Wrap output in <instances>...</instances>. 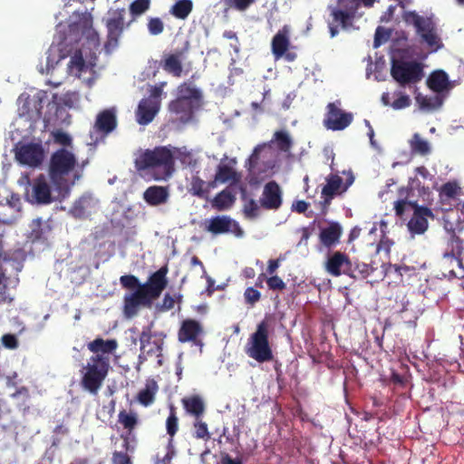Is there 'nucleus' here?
Returning a JSON list of instances; mask_svg holds the SVG:
<instances>
[{
    "instance_id": "nucleus-48",
    "label": "nucleus",
    "mask_w": 464,
    "mask_h": 464,
    "mask_svg": "<svg viewBox=\"0 0 464 464\" xmlns=\"http://www.w3.org/2000/svg\"><path fill=\"white\" fill-rule=\"evenodd\" d=\"M189 192L199 198H206L208 194V189L206 188V183L199 177H193Z\"/></svg>"
},
{
    "instance_id": "nucleus-43",
    "label": "nucleus",
    "mask_w": 464,
    "mask_h": 464,
    "mask_svg": "<svg viewBox=\"0 0 464 464\" xmlns=\"http://www.w3.org/2000/svg\"><path fill=\"white\" fill-rule=\"evenodd\" d=\"M10 397L13 399L22 397V401L18 403L19 410L24 416L30 412V406L27 404L28 400L30 399V392L27 387L22 386L18 388L14 393L10 395Z\"/></svg>"
},
{
    "instance_id": "nucleus-55",
    "label": "nucleus",
    "mask_w": 464,
    "mask_h": 464,
    "mask_svg": "<svg viewBox=\"0 0 464 464\" xmlns=\"http://www.w3.org/2000/svg\"><path fill=\"white\" fill-rule=\"evenodd\" d=\"M413 204H417L416 202H412V201H409L407 199H399L397 201L394 202V210H395V214L396 216H398L399 218H402L405 211L411 208H414V205Z\"/></svg>"
},
{
    "instance_id": "nucleus-7",
    "label": "nucleus",
    "mask_w": 464,
    "mask_h": 464,
    "mask_svg": "<svg viewBox=\"0 0 464 464\" xmlns=\"http://www.w3.org/2000/svg\"><path fill=\"white\" fill-rule=\"evenodd\" d=\"M402 19L407 24L415 27L417 34L429 46H436L440 42L436 24L430 17L421 16L415 11H405L402 14Z\"/></svg>"
},
{
    "instance_id": "nucleus-36",
    "label": "nucleus",
    "mask_w": 464,
    "mask_h": 464,
    "mask_svg": "<svg viewBox=\"0 0 464 464\" xmlns=\"http://www.w3.org/2000/svg\"><path fill=\"white\" fill-rule=\"evenodd\" d=\"M271 144H275L277 150L283 153H289L293 147V139L286 130H280L274 132Z\"/></svg>"
},
{
    "instance_id": "nucleus-17",
    "label": "nucleus",
    "mask_w": 464,
    "mask_h": 464,
    "mask_svg": "<svg viewBox=\"0 0 464 464\" xmlns=\"http://www.w3.org/2000/svg\"><path fill=\"white\" fill-rule=\"evenodd\" d=\"M259 202L263 208L268 210H277L282 206V191L276 181L265 185Z\"/></svg>"
},
{
    "instance_id": "nucleus-6",
    "label": "nucleus",
    "mask_w": 464,
    "mask_h": 464,
    "mask_svg": "<svg viewBox=\"0 0 464 464\" xmlns=\"http://www.w3.org/2000/svg\"><path fill=\"white\" fill-rule=\"evenodd\" d=\"M246 353L258 362L273 360V350L269 343V325L266 320L261 321L250 335L245 348Z\"/></svg>"
},
{
    "instance_id": "nucleus-29",
    "label": "nucleus",
    "mask_w": 464,
    "mask_h": 464,
    "mask_svg": "<svg viewBox=\"0 0 464 464\" xmlns=\"http://www.w3.org/2000/svg\"><path fill=\"white\" fill-rule=\"evenodd\" d=\"M169 110L170 112L175 113L182 122L188 121L193 116L192 101L187 99L177 98L170 102Z\"/></svg>"
},
{
    "instance_id": "nucleus-52",
    "label": "nucleus",
    "mask_w": 464,
    "mask_h": 464,
    "mask_svg": "<svg viewBox=\"0 0 464 464\" xmlns=\"http://www.w3.org/2000/svg\"><path fill=\"white\" fill-rule=\"evenodd\" d=\"M150 5V0H134L130 5L132 15L138 16L145 13Z\"/></svg>"
},
{
    "instance_id": "nucleus-8",
    "label": "nucleus",
    "mask_w": 464,
    "mask_h": 464,
    "mask_svg": "<svg viewBox=\"0 0 464 464\" xmlns=\"http://www.w3.org/2000/svg\"><path fill=\"white\" fill-rule=\"evenodd\" d=\"M391 75L401 86L416 83L423 77L420 63L403 60H392Z\"/></svg>"
},
{
    "instance_id": "nucleus-21",
    "label": "nucleus",
    "mask_w": 464,
    "mask_h": 464,
    "mask_svg": "<svg viewBox=\"0 0 464 464\" xmlns=\"http://www.w3.org/2000/svg\"><path fill=\"white\" fill-rule=\"evenodd\" d=\"M32 198L34 202L41 205H47L54 200L51 187L44 175H40L33 180Z\"/></svg>"
},
{
    "instance_id": "nucleus-11",
    "label": "nucleus",
    "mask_w": 464,
    "mask_h": 464,
    "mask_svg": "<svg viewBox=\"0 0 464 464\" xmlns=\"http://www.w3.org/2000/svg\"><path fill=\"white\" fill-rule=\"evenodd\" d=\"M463 256H464V240L457 236H452L448 244L447 251L443 255L444 263L450 262L454 263L459 270L450 269L449 270V276L455 278L464 277V267H463Z\"/></svg>"
},
{
    "instance_id": "nucleus-27",
    "label": "nucleus",
    "mask_w": 464,
    "mask_h": 464,
    "mask_svg": "<svg viewBox=\"0 0 464 464\" xmlns=\"http://www.w3.org/2000/svg\"><path fill=\"white\" fill-rule=\"evenodd\" d=\"M290 30L288 25H284L273 37L271 47L272 53L276 58H280L285 54L290 46L289 39Z\"/></svg>"
},
{
    "instance_id": "nucleus-3",
    "label": "nucleus",
    "mask_w": 464,
    "mask_h": 464,
    "mask_svg": "<svg viewBox=\"0 0 464 464\" xmlns=\"http://www.w3.org/2000/svg\"><path fill=\"white\" fill-rule=\"evenodd\" d=\"M135 168L150 174L155 180H167L175 171V158L169 148L159 146L142 151L135 159Z\"/></svg>"
},
{
    "instance_id": "nucleus-63",
    "label": "nucleus",
    "mask_w": 464,
    "mask_h": 464,
    "mask_svg": "<svg viewBox=\"0 0 464 464\" xmlns=\"http://www.w3.org/2000/svg\"><path fill=\"white\" fill-rule=\"evenodd\" d=\"M392 245V240H391L386 235H382V238L380 239V242L377 245L376 251L378 253L381 251H384L386 254H389Z\"/></svg>"
},
{
    "instance_id": "nucleus-22",
    "label": "nucleus",
    "mask_w": 464,
    "mask_h": 464,
    "mask_svg": "<svg viewBox=\"0 0 464 464\" xmlns=\"http://www.w3.org/2000/svg\"><path fill=\"white\" fill-rule=\"evenodd\" d=\"M116 113L117 110L114 107L100 111L94 122V130L104 135L112 132L117 127Z\"/></svg>"
},
{
    "instance_id": "nucleus-46",
    "label": "nucleus",
    "mask_w": 464,
    "mask_h": 464,
    "mask_svg": "<svg viewBox=\"0 0 464 464\" xmlns=\"http://www.w3.org/2000/svg\"><path fill=\"white\" fill-rule=\"evenodd\" d=\"M193 438L208 441L211 438L208 424L201 418L195 419L193 422Z\"/></svg>"
},
{
    "instance_id": "nucleus-1",
    "label": "nucleus",
    "mask_w": 464,
    "mask_h": 464,
    "mask_svg": "<svg viewBox=\"0 0 464 464\" xmlns=\"http://www.w3.org/2000/svg\"><path fill=\"white\" fill-rule=\"evenodd\" d=\"M169 267L164 265L150 274L145 283H140L133 275H124L120 277V283L124 289L133 290L123 298L124 313L131 317L137 314L140 307L150 308L166 289L169 284L167 275Z\"/></svg>"
},
{
    "instance_id": "nucleus-56",
    "label": "nucleus",
    "mask_w": 464,
    "mask_h": 464,
    "mask_svg": "<svg viewBox=\"0 0 464 464\" xmlns=\"http://www.w3.org/2000/svg\"><path fill=\"white\" fill-rule=\"evenodd\" d=\"M245 301L247 304L254 305L261 298V294L254 287H247L244 293Z\"/></svg>"
},
{
    "instance_id": "nucleus-51",
    "label": "nucleus",
    "mask_w": 464,
    "mask_h": 464,
    "mask_svg": "<svg viewBox=\"0 0 464 464\" xmlns=\"http://www.w3.org/2000/svg\"><path fill=\"white\" fill-rule=\"evenodd\" d=\"M243 214L247 219H256L259 216V206L257 202L253 198L248 199L244 204Z\"/></svg>"
},
{
    "instance_id": "nucleus-50",
    "label": "nucleus",
    "mask_w": 464,
    "mask_h": 464,
    "mask_svg": "<svg viewBox=\"0 0 464 464\" xmlns=\"http://www.w3.org/2000/svg\"><path fill=\"white\" fill-rule=\"evenodd\" d=\"M226 9H235L239 12L246 11L256 0H221Z\"/></svg>"
},
{
    "instance_id": "nucleus-15",
    "label": "nucleus",
    "mask_w": 464,
    "mask_h": 464,
    "mask_svg": "<svg viewBox=\"0 0 464 464\" xmlns=\"http://www.w3.org/2000/svg\"><path fill=\"white\" fill-rule=\"evenodd\" d=\"M44 157V151L39 143H27L16 148L15 159L23 165L37 167L43 162Z\"/></svg>"
},
{
    "instance_id": "nucleus-20",
    "label": "nucleus",
    "mask_w": 464,
    "mask_h": 464,
    "mask_svg": "<svg viewBox=\"0 0 464 464\" xmlns=\"http://www.w3.org/2000/svg\"><path fill=\"white\" fill-rule=\"evenodd\" d=\"M414 205V212L408 222V228L413 234H423L428 228V217L433 218L432 211L427 207Z\"/></svg>"
},
{
    "instance_id": "nucleus-25",
    "label": "nucleus",
    "mask_w": 464,
    "mask_h": 464,
    "mask_svg": "<svg viewBox=\"0 0 464 464\" xmlns=\"http://www.w3.org/2000/svg\"><path fill=\"white\" fill-rule=\"evenodd\" d=\"M96 209V201L90 195H82L72 205L70 214L75 218H86Z\"/></svg>"
},
{
    "instance_id": "nucleus-64",
    "label": "nucleus",
    "mask_w": 464,
    "mask_h": 464,
    "mask_svg": "<svg viewBox=\"0 0 464 464\" xmlns=\"http://www.w3.org/2000/svg\"><path fill=\"white\" fill-rule=\"evenodd\" d=\"M218 464H243L240 458H232L227 452H220V461Z\"/></svg>"
},
{
    "instance_id": "nucleus-60",
    "label": "nucleus",
    "mask_w": 464,
    "mask_h": 464,
    "mask_svg": "<svg viewBox=\"0 0 464 464\" xmlns=\"http://www.w3.org/2000/svg\"><path fill=\"white\" fill-rule=\"evenodd\" d=\"M167 448H168V451L165 454V456L162 459H158L155 464H170L171 463V460H172L173 457L175 456V450H174L171 439L169 440Z\"/></svg>"
},
{
    "instance_id": "nucleus-37",
    "label": "nucleus",
    "mask_w": 464,
    "mask_h": 464,
    "mask_svg": "<svg viewBox=\"0 0 464 464\" xmlns=\"http://www.w3.org/2000/svg\"><path fill=\"white\" fill-rule=\"evenodd\" d=\"M235 201V195L228 188H225L215 196L211 201V206L218 211L227 210L233 206Z\"/></svg>"
},
{
    "instance_id": "nucleus-4",
    "label": "nucleus",
    "mask_w": 464,
    "mask_h": 464,
    "mask_svg": "<svg viewBox=\"0 0 464 464\" xmlns=\"http://www.w3.org/2000/svg\"><path fill=\"white\" fill-rule=\"evenodd\" d=\"M2 250L3 236L0 235V252ZM24 252L21 249L0 253V304L12 303L8 286L15 287L19 284L18 274L24 267Z\"/></svg>"
},
{
    "instance_id": "nucleus-12",
    "label": "nucleus",
    "mask_w": 464,
    "mask_h": 464,
    "mask_svg": "<svg viewBox=\"0 0 464 464\" xmlns=\"http://www.w3.org/2000/svg\"><path fill=\"white\" fill-rule=\"evenodd\" d=\"M353 181V178L352 177L349 182L343 185L342 177L337 174H330L326 178V184L322 188L323 200L320 202L322 215H325L327 213L328 208L334 198L336 195L344 192Z\"/></svg>"
},
{
    "instance_id": "nucleus-31",
    "label": "nucleus",
    "mask_w": 464,
    "mask_h": 464,
    "mask_svg": "<svg viewBox=\"0 0 464 464\" xmlns=\"http://www.w3.org/2000/svg\"><path fill=\"white\" fill-rule=\"evenodd\" d=\"M77 31L93 45L99 44V34L92 27V17L90 14H84L79 23L75 24Z\"/></svg>"
},
{
    "instance_id": "nucleus-41",
    "label": "nucleus",
    "mask_w": 464,
    "mask_h": 464,
    "mask_svg": "<svg viewBox=\"0 0 464 464\" xmlns=\"http://www.w3.org/2000/svg\"><path fill=\"white\" fill-rule=\"evenodd\" d=\"M193 9L191 0H178L169 9V14L174 17L185 20Z\"/></svg>"
},
{
    "instance_id": "nucleus-62",
    "label": "nucleus",
    "mask_w": 464,
    "mask_h": 464,
    "mask_svg": "<svg viewBox=\"0 0 464 464\" xmlns=\"http://www.w3.org/2000/svg\"><path fill=\"white\" fill-rule=\"evenodd\" d=\"M411 105V100L408 95L401 94L399 98H397L391 106L394 110H401L407 108Z\"/></svg>"
},
{
    "instance_id": "nucleus-54",
    "label": "nucleus",
    "mask_w": 464,
    "mask_h": 464,
    "mask_svg": "<svg viewBox=\"0 0 464 464\" xmlns=\"http://www.w3.org/2000/svg\"><path fill=\"white\" fill-rule=\"evenodd\" d=\"M148 30L150 34L158 35L160 34L164 30V24L159 17H152L149 19Z\"/></svg>"
},
{
    "instance_id": "nucleus-45",
    "label": "nucleus",
    "mask_w": 464,
    "mask_h": 464,
    "mask_svg": "<svg viewBox=\"0 0 464 464\" xmlns=\"http://www.w3.org/2000/svg\"><path fill=\"white\" fill-rule=\"evenodd\" d=\"M68 68L71 73L79 75L86 68L85 62L82 56V53L80 49H77L72 55Z\"/></svg>"
},
{
    "instance_id": "nucleus-30",
    "label": "nucleus",
    "mask_w": 464,
    "mask_h": 464,
    "mask_svg": "<svg viewBox=\"0 0 464 464\" xmlns=\"http://www.w3.org/2000/svg\"><path fill=\"white\" fill-rule=\"evenodd\" d=\"M427 86L434 92L440 93L451 88L448 74L442 70L432 72L427 79Z\"/></svg>"
},
{
    "instance_id": "nucleus-49",
    "label": "nucleus",
    "mask_w": 464,
    "mask_h": 464,
    "mask_svg": "<svg viewBox=\"0 0 464 464\" xmlns=\"http://www.w3.org/2000/svg\"><path fill=\"white\" fill-rule=\"evenodd\" d=\"M179 96L178 98L179 99H187L188 101L194 100H199L201 98V92L192 87L187 83H182L179 86Z\"/></svg>"
},
{
    "instance_id": "nucleus-44",
    "label": "nucleus",
    "mask_w": 464,
    "mask_h": 464,
    "mask_svg": "<svg viewBox=\"0 0 464 464\" xmlns=\"http://www.w3.org/2000/svg\"><path fill=\"white\" fill-rule=\"evenodd\" d=\"M410 147L412 152L420 155H427L430 152V147L426 140H423L419 133H414L410 140Z\"/></svg>"
},
{
    "instance_id": "nucleus-19",
    "label": "nucleus",
    "mask_w": 464,
    "mask_h": 464,
    "mask_svg": "<svg viewBox=\"0 0 464 464\" xmlns=\"http://www.w3.org/2000/svg\"><path fill=\"white\" fill-rule=\"evenodd\" d=\"M203 334L201 324L195 319H186L181 323L178 332V340L180 343H193L198 344V337Z\"/></svg>"
},
{
    "instance_id": "nucleus-35",
    "label": "nucleus",
    "mask_w": 464,
    "mask_h": 464,
    "mask_svg": "<svg viewBox=\"0 0 464 464\" xmlns=\"http://www.w3.org/2000/svg\"><path fill=\"white\" fill-rule=\"evenodd\" d=\"M241 175L237 173L232 167L225 164L218 166L215 175V180L220 183L231 182V185L240 182Z\"/></svg>"
},
{
    "instance_id": "nucleus-53",
    "label": "nucleus",
    "mask_w": 464,
    "mask_h": 464,
    "mask_svg": "<svg viewBox=\"0 0 464 464\" xmlns=\"http://www.w3.org/2000/svg\"><path fill=\"white\" fill-rule=\"evenodd\" d=\"M121 438L123 440L122 448L124 449L125 452L132 453L136 447V435L134 433L125 432L121 435Z\"/></svg>"
},
{
    "instance_id": "nucleus-24",
    "label": "nucleus",
    "mask_w": 464,
    "mask_h": 464,
    "mask_svg": "<svg viewBox=\"0 0 464 464\" xmlns=\"http://www.w3.org/2000/svg\"><path fill=\"white\" fill-rule=\"evenodd\" d=\"M342 234L341 225L338 222H331L326 227L321 229L319 242L325 248L331 249L340 243Z\"/></svg>"
},
{
    "instance_id": "nucleus-13",
    "label": "nucleus",
    "mask_w": 464,
    "mask_h": 464,
    "mask_svg": "<svg viewBox=\"0 0 464 464\" xmlns=\"http://www.w3.org/2000/svg\"><path fill=\"white\" fill-rule=\"evenodd\" d=\"M340 102H330L327 105V112L324 121V126L332 130H343L353 121V116L351 112L342 111L338 105Z\"/></svg>"
},
{
    "instance_id": "nucleus-5",
    "label": "nucleus",
    "mask_w": 464,
    "mask_h": 464,
    "mask_svg": "<svg viewBox=\"0 0 464 464\" xmlns=\"http://www.w3.org/2000/svg\"><path fill=\"white\" fill-rule=\"evenodd\" d=\"M110 359L102 355H92L81 369L82 388L92 395H97L110 371Z\"/></svg>"
},
{
    "instance_id": "nucleus-16",
    "label": "nucleus",
    "mask_w": 464,
    "mask_h": 464,
    "mask_svg": "<svg viewBox=\"0 0 464 464\" xmlns=\"http://www.w3.org/2000/svg\"><path fill=\"white\" fill-rule=\"evenodd\" d=\"M164 334H152L151 325L143 327L140 334V351L149 355L156 354L161 356L162 346L164 343Z\"/></svg>"
},
{
    "instance_id": "nucleus-38",
    "label": "nucleus",
    "mask_w": 464,
    "mask_h": 464,
    "mask_svg": "<svg viewBox=\"0 0 464 464\" xmlns=\"http://www.w3.org/2000/svg\"><path fill=\"white\" fill-rule=\"evenodd\" d=\"M0 420H7L1 426L3 430L17 428V421L13 415V408L5 399L0 400Z\"/></svg>"
},
{
    "instance_id": "nucleus-59",
    "label": "nucleus",
    "mask_w": 464,
    "mask_h": 464,
    "mask_svg": "<svg viewBox=\"0 0 464 464\" xmlns=\"http://www.w3.org/2000/svg\"><path fill=\"white\" fill-rule=\"evenodd\" d=\"M112 464H132L128 452L114 451L111 458Z\"/></svg>"
},
{
    "instance_id": "nucleus-61",
    "label": "nucleus",
    "mask_w": 464,
    "mask_h": 464,
    "mask_svg": "<svg viewBox=\"0 0 464 464\" xmlns=\"http://www.w3.org/2000/svg\"><path fill=\"white\" fill-rule=\"evenodd\" d=\"M164 84L165 83H161L160 85L150 86V96L147 97L146 99H150L153 102H159L160 104L161 103V95H162V92H163L162 88H163Z\"/></svg>"
},
{
    "instance_id": "nucleus-23",
    "label": "nucleus",
    "mask_w": 464,
    "mask_h": 464,
    "mask_svg": "<svg viewBox=\"0 0 464 464\" xmlns=\"http://www.w3.org/2000/svg\"><path fill=\"white\" fill-rule=\"evenodd\" d=\"M160 109L159 102L150 99H141L136 111V120L140 125L150 123Z\"/></svg>"
},
{
    "instance_id": "nucleus-9",
    "label": "nucleus",
    "mask_w": 464,
    "mask_h": 464,
    "mask_svg": "<svg viewBox=\"0 0 464 464\" xmlns=\"http://www.w3.org/2000/svg\"><path fill=\"white\" fill-rule=\"evenodd\" d=\"M360 7L359 0H335L328 5L333 23L347 28L352 24Z\"/></svg>"
},
{
    "instance_id": "nucleus-42",
    "label": "nucleus",
    "mask_w": 464,
    "mask_h": 464,
    "mask_svg": "<svg viewBox=\"0 0 464 464\" xmlns=\"http://www.w3.org/2000/svg\"><path fill=\"white\" fill-rule=\"evenodd\" d=\"M351 270L352 273L348 275L349 277L353 279H365L374 272L375 268L370 264L355 262L354 264H351Z\"/></svg>"
},
{
    "instance_id": "nucleus-2",
    "label": "nucleus",
    "mask_w": 464,
    "mask_h": 464,
    "mask_svg": "<svg viewBox=\"0 0 464 464\" xmlns=\"http://www.w3.org/2000/svg\"><path fill=\"white\" fill-rule=\"evenodd\" d=\"M77 160L73 153L62 148L54 151L49 162V177L58 192L60 200L70 195L71 188L74 186L81 175L75 167Z\"/></svg>"
},
{
    "instance_id": "nucleus-32",
    "label": "nucleus",
    "mask_w": 464,
    "mask_h": 464,
    "mask_svg": "<svg viewBox=\"0 0 464 464\" xmlns=\"http://www.w3.org/2000/svg\"><path fill=\"white\" fill-rule=\"evenodd\" d=\"M181 403L183 405V408L185 409L186 412L191 416H193L195 419L201 418L206 411V406L198 395H191L188 397H184L181 400Z\"/></svg>"
},
{
    "instance_id": "nucleus-47",
    "label": "nucleus",
    "mask_w": 464,
    "mask_h": 464,
    "mask_svg": "<svg viewBox=\"0 0 464 464\" xmlns=\"http://www.w3.org/2000/svg\"><path fill=\"white\" fill-rule=\"evenodd\" d=\"M166 430L169 439L172 440L179 430V418L177 416L176 407L172 404L169 406V413L166 420Z\"/></svg>"
},
{
    "instance_id": "nucleus-26",
    "label": "nucleus",
    "mask_w": 464,
    "mask_h": 464,
    "mask_svg": "<svg viewBox=\"0 0 464 464\" xmlns=\"http://www.w3.org/2000/svg\"><path fill=\"white\" fill-rule=\"evenodd\" d=\"M118 347V343L115 339L103 340L101 337L94 339L87 343V348L93 355H102L104 358H109Z\"/></svg>"
},
{
    "instance_id": "nucleus-40",
    "label": "nucleus",
    "mask_w": 464,
    "mask_h": 464,
    "mask_svg": "<svg viewBox=\"0 0 464 464\" xmlns=\"http://www.w3.org/2000/svg\"><path fill=\"white\" fill-rule=\"evenodd\" d=\"M118 421L126 430V432L134 433V430L139 424V417L136 412L122 410L118 414Z\"/></svg>"
},
{
    "instance_id": "nucleus-33",
    "label": "nucleus",
    "mask_w": 464,
    "mask_h": 464,
    "mask_svg": "<svg viewBox=\"0 0 464 464\" xmlns=\"http://www.w3.org/2000/svg\"><path fill=\"white\" fill-rule=\"evenodd\" d=\"M158 391L159 385L157 382L154 380H148L145 387L138 392L136 399L142 406L149 407L155 401Z\"/></svg>"
},
{
    "instance_id": "nucleus-10",
    "label": "nucleus",
    "mask_w": 464,
    "mask_h": 464,
    "mask_svg": "<svg viewBox=\"0 0 464 464\" xmlns=\"http://www.w3.org/2000/svg\"><path fill=\"white\" fill-rule=\"evenodd\" d=\"M204 230L214 236L231 233L241 237L244 235V230L238 222L227 215L216 216L206 220Z\"/></svg>"
},
{
    "instance_id": "nucleus-18",
    "label": "nucleus",
    "mask_w": 464,
    "mask_h": 464,
    "mask_svg": "<svg viewBox=\"0 0 464 464\" xmlns=\"http://www.w3.org/2000/svg\"><path fill=\"white\" fill-rule=\"evenodd\" d=\"M351 264L352 261L345 253L336 251L327 258L325 269L333 276L343 274L348 276L352 273Z\"/></svg>"
},
{
    "instance_id": "nucleus-39",
    "label": "nucleus",
    "mask_w": 464,
    "mask_h": 464,
    "mask_svg": "<svg viewBox=\"0 0 464 464\" xmlns=\"http://www.w3.org/2000/svg\"><path fill=\"white\" fill-rule=\"evenodd\" d=\"M162 69L175 77H180L182 74L180 53L168 55L162 63Z\"/></svg>"
},
{
    "instance_id": "nucleus-14",
    "label": "nucleus",
    "mask_w": 464,
    "mask_h": 464,
    "mask_svg": "<svg viewBox=\"0 0 464 464\" xmlns=\"http://www.w3.org/2000/svg\"><path fill=\"white\" fill-rule=\"evenodd\" d=\"M125 9H116L110 12V17L107 20L106 27L108 30L105 48H114L118 44V40L124 28Z\"/></svg>"
},
{
    "instance_id": "nucleus-58",
    "label": "nucleus",
    "mask_w": 464,
    "mask_h": 464,
    "mask_svg": "<svg viewBox=\"0 0 464 464\" xmlns=\"http://www.w3.org/2000/svg\"><path fill=\"white\" fill-rule=\"evenodd\" d=\"M2 344L10 350L16 349L19 345L17 337L12 334H5L1 337Z\"/></svg>"
},
{
    "instance_id": "nucleus-34",
    "label": "nucleus",
    "mask_w": 464,
    "mask_h": 464,
    "mask_svg": "<svg viewBox=\"0 0 464 464\" xmlns=\"http://www.w3.org/2000/svg\"><path fill=\"white\" fill-rule=\"evenodd\" d=\"M462 194V188L457 181H448L444 183L440 189V199L442 204H451L456 202Z\"/></svg>"
},
{
    "instance_id": "nucleus-57",
    "label": "nucleus",
    "mask_w": 464,
    "mask_h": 464,
    "mask_svg": "<svg viewBox=\"0 0 464 464\" xmlns=\"http://www.w3.org/2000/svg\"><path fill=\"white\" fill-rule=\"evenodd\" d=\"M266 284L268 288L273 291H282L286 287L285 283L277 276L268 277L266 279Z\"/></svg>"
},
{
    "instance_id": "nucleus-28",
    "label": "nucleus",
    "mask_w": 464,
    "mask_h": 464,
    "mask_svg": "<svg viewBox=\"0 0 464 464\" xmlns=\"http://www.w3.org/2000/svg\"><path fill=\"white\" fill-rule=\"evenodd\" d=\"M169 198L168 187L150 186L143 193V199L150 206L165 204Z\"/></svg>"
}]
</instances>
